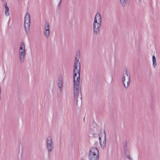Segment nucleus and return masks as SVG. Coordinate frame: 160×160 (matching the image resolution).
Returning <instances> with one entry per match:
<instances>
[{
	"mask_svg": "<svg viewBox=\"0 0 160 160\" xmlns=\"http://www.w3.org/2000/svg\"><path fill=\"white\" fill-rule=\"evenodd\" d=\"M79 55L76 56L73 69V80L74 87V100L77 104L82 102L81 94L79 89L80 81V64L79 61Z\"/></svg>",
	"mask_w": 160,
	"mask_h": 160,
	"instance_id": "nucleus-1",
	"label": "nucleus"
},
{
	"mask_svg": "<svg viewBox=\"0 0 160 160\" xmlns=\"http://www.w3.org/2000/svg\"><path fill=\"white\" fill-rule=\"evenodd\" d=\"M122 84L125 88H127L130 82V75L128 68L125 67L123 69L122 76Z\"/></svg>",
	"mask_w": 160,
	"mask_h": 160,
	"instance_id": "nucleus-2",
	"label": "nucleus"
},
{
	"mask_svg": "<svg viewBox=\"0 0 160 160\" xmlns=\"http://www.w3.org/2000/svg\"><path fill=\"white\" fill-rule=\"evenodd\" d=\"M18 51L19 60L20 62H22L24 60L27 51L26 44L23 42L20 43Z\"/></svg>",
	"mask_w": 160,
	"mask_h": 160,
	"instance_id": "nucleus-3",
	"label": "nucleus"
},
{
	"mask_svg": "<svg viewBox=\"0 0 160 160\" xmlns=\"http://www.w3.org/2000/svg\"><path fill=\"white\" fill-rule=\"evenodd\" d=\"M89 158L92 160H97L99 159V152L98 149L95 147L90 148L88 153Z\"/></svg>",
	"mask_w": 160,
	"mask_h": 160,
	"instance_id": "nucleus-4",
	"label": "nucleus"
},
{
	"mask_svg": "<svg viewBox=\"0 0 160 160\" xmlns=\"http://www.w3.org/2000/svg\"><path fill=\"white\" fill-rule=\"evenodd\" d=\"M24 27L26 33L28 34L30 32V25L31 18L30 14L28 12H27L24 16Z\"/></svg>",
	"mask_w": 160,
	"mask_h": 160,
	"instance_id": "nucleus-5",
	"label": "nucleus"
},
{
	"mask_svg": "<svg viewBox=\"0 0 160 160\" xmlns=\"http://www.w3.org/2000/svg\"><path fill=\"white\" fill-rule=\"evenodd\" d=\"M99 142L101 148H103L106 144V134L104 130H101L98 134Z\"/></svg>",
	"mask_w": 160,
	"mask_h": 160,
	"instance_id": "nucleus-6",
	"label": "nucleus"
},
{
	"mask_svg": "<svg viewBox=\"0 0 160 160\" xmlns=\"http://www.w3.org/2000/svg\"><path fill=\"white\" fill-rule=\"evenodd\" d=\"M101 24V22L93 21L92 29L94 34H97L99 32Z\"/></svg>",
	"mask_w": 160,
	"mask_h": 160,
	"instance_id": "nucleus-7",
	"label": "nucleus"
},
{
	"mask_svg": "<svg viewBox=\"0 0 160 160\" xmlns=\"http://www.w3.org/2000/svg\"><path fill=\"white\" fill-rule=\"evenodd\" d=\"M43 33L46 38H48L50 35V24L48 22H46L44 24Z\"/></svg>",
	"mask_w": 160,
	"mask_h": 160,
	"instance_id": "nucleus-8",
	"label": "nucleus"
},
{
	"mask_svg": "<svg viewBox=\"0 0 160 160\" xmlns=\"http://www.w3.org/2000/svg\"><path fill=\"white\" fill-rule=\"evenodd\" d=\"M93 21L102 23V17L101 14L100 13L97 12L96 13L94 17Z\"/></svg>",
	"mask_w": 160,
	"mask_h": 160,
	"instance_id": "nucleus-9",
	"label": "nucleus"
},
{
	"mask_svg": "<svg viewBox=\"0 0 160 160\" xmlns=\"http://www.w3.org/2000/svg\"><path fill=\"white\" fill-rule=\"evenodd\" d=\"M4 6L5 7V14L7 17H9L10 16V9L7 3H5Z\"/></svg>",
	"mask_w": 160,
	"mask_h": 160,
	"instance_id": "nucleus-10",
	"label": "nucleus"
},
{
	"mask_svg": "<svg viewBox=\"0 0 160 160\" xmlns=\"http://www.w3.org/2000/svg\"><path fill=\"white\" fill-rule=\"evenodd\" d=\"M63 78L62 77H59L58 79V85L60 91L62 90V88Z\"/></svg>",
	"mask_w": 160,
	"mask_h": 160,
	"instance_id": "nucleus-11",
	"label": "nucleus"
},
{
	"mask_svg": "<svg viewBox=\"0 0 160 160\" xmlns=\"http://www.w3.org/2000/svg\"><path fill=\"white\" fill-rule=\"evenodd\" d=\"M53 145L52 137L50 136L47 137L46 139V145Z\"/></svg>",
	"mask_w": 160,
	"mask_h": 160,
	"instance_id": "nucleus-12",
	"label": "nucleus"
},
{
	"mask_svg": "<svg viewBox=\"0 0 160 160\" xmlns=\"http://www.w3.org/2000/svg\"><path fill=\"white\" fill-rule=\"evenodd\" d=\"M48 153H51L53 149V145H46Z\"/></svg>",
	"mask_w": 160,
	"mask_h": 160,
	"instance_id": "nucleus-13",
	"label": "nucleus"
},
{
	"mask_svg": "<svg viewBox=\"0 0 160 160\" xmlns=\"http://www.w3.org/2000/svg\"><path fill=\"white\" fill-rule=\"evenodd\" d=\"M152 61L153 66L155 67L157 65V62L156 57L154 55H153L152 57Z\"/></svg>",
	"mask_w": 160,
	"mask_h": 160,
	"instance_id": "nucleus-14",
	"label": "nucleus"
},
{
	"mask_svg": "<svg viewBox=\"0 0 160 160\" xmlns=\"http://www.w3.org/2000/svg\"><path fill=\"white\" fill-rule=\"evenodd\" d=\"M5 71L3 69L0 68V78H3L4 76Z\"/></svg>",
	"mask_w": 160,
	"mask_h": 160,
	"instance_id": "nucleus-15",
	"label": "nucleus"
},
{
	"mask_svg": "<svg viewBox=\"0 0 160 160\" xmlns=\"http://www.w3.org/2000/svg\"><path fill=\"white\" fill-rule=\"evenodd\" d=\"M122 4H123L125 3L126 0H120Z\"/></svg>",
	"mask_w": 160,
	"mask_h": 160,
	"instance_id": "nucleus-16",
	"label": "nucleus"
},
{
	"mask_svg": "<svg viewBox=\"0 0 160 160\" xmlns=\"http://www.w3.org/2000/svg\"><path fill=\"white\" fill-rule=\"evenodd\" d=\"M127 158L128 159H131L130 156L129 155H127Z\"/></svg>",
	"mask_w": 160,
	"mask_h": 160,
	"instance_id": "nucleus-17",
	"label": "nucleus"
},
{
	"mask_svg": "<svg viewBox=\"0 0 160 160\" xmlns=\"http://www.w3.org/2000/svg\"><path fill=\"white\" fill-rule=\"evenodd\" d=\"M138 157V155H136V159H137V158Z\"/></svg>",
	"mask_w": 160,
	"mask_h": 160,
	"instance_id": "nucleus-18",
	"label": "nucleus"
}]
</instances>
